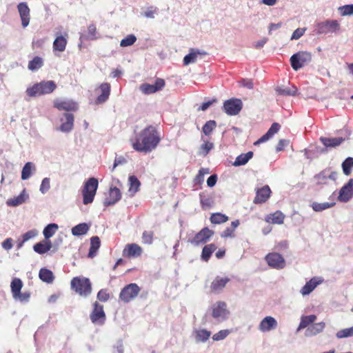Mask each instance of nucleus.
Instances as JSON below:
<instances>
[{"label":"nucleus","mask_w":353,"mask_h":353,"mask_svg":"<svg viewBox=\"0 0 353 353\" xmlns=\"http://www.w3.org/2000/svg\"><path fill=\"white\" fill-rule=\"evenodd\" d=\"M160 141L161 137L156 128L149 125L142 130L131 143L134 150L148 153L154 150Z\"/></svg>","instance_id":"f257e3e1"},{"label":"nucleus","mask_w":353,"mask_h":353,"mask_svg":"<svg viewBox=\"0 0 353 353\" xmlns=\"http://www.w3.org/2000/svg\"><path fill=\"white\" fill-rule=\"evenodd\" d=\"M57 87V84L54 81H42L28 88L26 92L30 97H37L51 94L56 90Z\"/></svg>","instance_id":"f03ea898"},{"label":"nucleus","mask_w":353,"mask_h":353,"mask_svg":"<svg viewBox=\"0 0 353 353\" xmlns=\"http://www.w3.org/2000/svg\"><path fill=\"white\" fill-rule=\"evenodd\" d=\"M99 182L94 177H91L85 183L82 189L83 203L85 205L92 203Z\"/></svg>","instance_id":"7ed1b4c3"},{"label":"nucleus","mask_w":353,"mask_h":353,"mask_svg":"<svg viewBox=\"0 0 353 353\" xmlns=\"http://www.w3.org/2000/svg\"><path fill=\"white\" fill-rule=\"evenodd\" d=\"M71 288L81 296H87L91 293L90 280L85 277H74L70 283Z\"/></svg>","instance_id":"20e7f679"},{"label":"nucleus","mask_w":353,"mask_h":353,"mask_svg":"<svg viewBox=\"0 0 353 353\" xmlns=\"http://www.w3.org/2000/svg\"><path fill=\"white\" fill-rule=\"evenodd\" d=\"M23 282L20 279L14 278L12 280L10 288L12 297L21 302H28L30 298V292L28 291L21 292Z\"/></svg>","instance_id":"39448f33"},{"label":"nucleus","mask_w":353,"mask_h":353,"mask_svg":"<svg viewBox=\"0 0 353 353\" xmlns=\"http://www.w3.org/2000/svg\"><path fill=\"white\" fill-rule=\"evenodd\" d=\"M141 288L137 283H130L121 289L119 299L127 303L134 300L139 294Z\"/></svg>","instance_id":"423d86ee"},{"label":"nucleus","mask_w":353,"mask_h":353,"mask_svg":"<svg viewBox=\"0 0 353 353\" xmlns=\"http://www.w3.org/2000/svg\"><path fill=\"white\" fill-rule=\"evenodd\" d=\"M292 68L297 71L312 61V54L307 51H299L290 59Z\"/></svg>","instance_id":"0eeeda50"},{"label":"nucleus","mask_w":353,"mask_h":353,"mask_svg":"<svg viewBox=\"0 0 353 353\" xmlns=\"http://www.w3.org/2000/svg\"><path fill=\"white\" fill-rule=\"evenodd\" d=\"M341 30V24L337 20H325L316 24V33H336Z\"/></svg>","instance_id":"6e6552de"},{"label":"nucleus","mask_w":353,"mask_h":353,"mask_svg":"<svg viewBox=\"0 0 353 353\" xmlns=\"http://www.w3.org/2000/svg\"><path fill=\"white\" fill-rule=\"evenodd\" d=\"M214 233L213 230L205 227L197 232L192 239H189L188 241L191 244L198 246L207 243L214 235Z\"/></svg>","instance_id":"1a4fd4ad"},{"label":"nucleus","mask_w":353,"mask_h":353,"mask_svg":"<svg viewBox=\"0 0 353 353\" xmlns=\"http://www.w3.org/2000/svg\"><path fill=\"white\" fill-rule=\"evenodd\" d=\"M265 259L268 265L274 269L281 270L285 267L286 263L283 256L277 252H271L268 254Z\"/></svg>","instance_id":"9d476101"},{"label":"nucleus","mask_w":353,"mask_h":353,"mask_svg":"<svg viewBox=\"0 0 353 353\" xmlns=\"http://www.w3.org/2000/svg\"><path fill=\"white\" fill-rule=\"evenodd\" d=\"M93 306V310L90 315L92 323L95 325H103L106 319L103 306L98 302H95Z\"/></svg>","instance_id":"9b49d317"},{"label":"nucleus","mask_w":353,"mask_h":353,"mask_svg":"<svg viewBox=\"0 0 353 353\" xmlns=\"http://www.w3.org/2000/svg\"><path fill=\"white\" fill-rule=\"evenodd\" d=\"M242 101L239 99H230L223 103V110L228 115H236L242 109Z\"/></svg>","instance_id":"f8f14e48"},{"label":"nucleus","mask_w":353,"mask_h":353,"mask_svg":"<svg viewBox=\"0 0 353 353\" xmlns=\"http://www.w3.org/2000/svg\"><path fill=\"white\" fill-rule=\"evenodd\" d=\"M165 85V80L161 78L156 79L154 84L143 83L140 85V90L145 94H150L161 90Z\"/></svg>","instance_id":"ddd939ff"},{"label":"nucleus","mask_w":353,"mask_h":353,"mask_svg":"<svg viewBox=\"0 0 353 353\" xmlns=\"http://www.w3.org/2000/svg\"><path fill=\"white\" fill-rule=\"evenodd\" d=\"M143 248L137 243H128L123 250V256L127 258H137L142 255Z\"/></svg>","instance_id":"4468645a"},{"label":"nucleus","mask_w":353,"mask_h":353,"mask_svg":"<svg viewBox=\"0 0 353 353\" xmlns=\"http://www.w3.org/2000/svg\"><path fill=\"white\" fill-rule=\"evenodd\" d=\"M17 10L21 20L22 26L23 28L27 27L30 21V10L27 3H19L17 5Z\"/></svg>","instance_id":"2eb2a0df"},{"label":"nucleus","mask_w":353,"mask_h":353,"mask_svg":"<svg viewBox=\"0 0 353 353\" xmlns=\"http://www.w3.org/2000/svg\"><path fill=\"white\" fill-rule=\"evenodd\" d=\"M353 196V179L349 180L340 190L338 199L342 202H347Z\"/></svg>","instance_id":"dca6fc26"},{"label":"nucleus","mask_w":353,"mask_h":353,"mask_svg":"<svg viewBox=\"0 0 353 353\" xmlns=\"http://www.w3.org/2000/svg\"><path fill=\"white\" fill-rule=\"evenodd\" d=\"M271 190L268 185H264L261 188L256 190V196L254 203L256 204H261L268 200L270 196Z\"/></svg>","instance_id":"f3484780"},{"label":"nucleus","mask_w":353,"mask_h":353,"mask_svg":"<svg viewBox=\"0 0 353 353\" xmlns=\"http://www.w3.org/2000/svg\"><path fill=\"white\" fill-rule=\"evenodd\" d=\"M212 316L215 318H226L229 312L227 310V305L223 301H219L212 306Z\"/></svg>","instance_id":"a211bd4d"},{"label":"nucleus","mask_w":353,"mask_h":353,"mask_svg":"<svg viewBox=\"0 0 353 353\" xmlns=\"http://www.w3.org/2000/svg\"><path fill=\"white\" fill-rule=\"evenodd\" d=\"M54 107L58 109L59 110L75 111L78 108V105L76 102L72 100H57L54 101Z\"/></svg>","instance_id":"6ab92c4d"},{"label":"nucleus","mask_w":353,"mask_h":353,"mask_svg":"<svg viewBox=\"0 0 353 353\" xmlns=\"http://www.w3.org/2000/svg\"><path fill=\"white\" fill-rule=\"evenodd\" d=\"M276 327L277 321L274 317L270 316H265L259 325V330L263 332L270 331Z\"/></svg>","instance_id":"aec40b11"},{"label":"nucleus","mask_w":353,"mask_h":353,"mask_svg":"<svg viewBox=\"0 0 353 353\" xmlns=\"http://www.w3.org/2000/svg\"><path fill=\"white\" fill-rule=\"evenodd\" d=\"M121 198V193L119 188H110L108 196L105 199L104 204L106 206L112 205L118 202Z\"/></svg>","instance_id":"412c9836"},{"label":"nucleus","mask_w":353,"mask_h":353,"mask_svg":"<svg viewBox=\"0 0 353 353\" xmlns=\"http://www.w3.org/2000/svg\"><path fill=\"white\" fill-rule=\"evenodd\" d=\"M285 217V216L282 212L277 210L267 215L265 218V221L268 223L281 225L283 223Z\"/></svg>","instance_id":"4be33fe9"},{"label":"nucleus","mask_w":353,"mask_h":353,"mask_svg":"<svg viewBox=\"0 0 353 353\" xmlns=\"http://www.w3.org/2000/svg\"><path fill=\"white\" fill-rule=\"evenodd\" d=\"M281 125L278 123H273L271 127L269 128L268 132L263 135L259 139H258L254 145H257L268 141L270 137H272L274 134L277 133L280 130Z\"/></svg>","instance_id":"5701e85b"},{"label":"nucleus","mask_w":353,"mask_h":353,"mask_svg":"<svg viewBox=\"0 0 353 353\" xmlns=\"http://www.w3.org/2000/svg\"><path fill=\"white\" fill-rule=\"evenodd\" d=\"M321 283V281H318L317 278L313 277L305 285L301 288V293L303 296L308 295L310 294L316 286Z\"/></svg>","instance_id":"b1692460"},{"label":"nucleus","mask_w":353,"mask_h":353,"mask_svg":"<svg viewBox=\"0 0 353 353\" xmlns=\"http://www.w3.org/2000/svg\"><path fill=\"white\" fill-rule=\"evenodd\" d=\"M101 94L97 98V103H102L107 101L110 94V85L108 83H103L101 85Z\"/></svg>","instance_id":"393cba45"},{"label":"nucleus","mask_w":353,"mask_h":353,"mask_svg":"<svg viewBox=\"0 0 353 353\" xmlns=\"http://www.w3.org/2000/svg\"><path fill=\"white\" fill-rule=\"evenodd\" d=\"M216 248L217 247L214 243L205 245L202 249L201 255V259L205 262H208L210 260L212 253L216 251Z\"/></svg>","instance_id":"a878e982"},{"label":"nucleus","mask_w":353,"mask_h":353,"mask_svg":"<svg viewBox=\"0 0 353 353\" xmlns=\"http://www.w3.org/2000/svg\"><path fill=\"white\" fill-rule=\"evenodd\" d=\"M65 121L60 126V130L62 132H70L74 126V115L71 113H65Z\"/></svg>","instance_id":"bb28decb"},{"label":"nucleus","mask_w":353,"mask_h":353,"mask_svg":"<svg viewBox=\"0 0 353 353\" xmlns=\"http://www.w3.org/2000/svg\"><path fill=\"white\" fill-rule=\"evenodd\" d=\"M320 141L325 147L328 148V147H336V146L340 145L345 141V139L343 137H336V138L321 137Z\"/></svg>","instance_id":"cd10ccee"},{"label":"nucleus","mask_w":353,"mask_h":353,"mask_svg":"<svg viewBox=\"0 0 353 353\" xmlns=\"http://www.w3.org/2000/svg\"><path fill=\"white\" fill-rule=\"evenodd\" d=\"M230 279L227 277L223 278L217 276L211 283V290L217 292L225 288Z\"/></svg>","instance_id":"c85d7f7f"},{"label":"nucleus","mask_w":353,"mask_h":353,"mask_svg":"<svg viewBox=\"0 0 353 353\" xmlns=\"http://www.w3.org/2000/svg\"><path fill=\"white\" fill-rule=\"evenodd\" d=\"M68 41L67 39L62 36H57L53 42V50L63 52L65 50Z\"/></svg>","instance_id":"c756f323"},{"label":"nucleus","mask_w":353,"mask_h":353,"mask_svg":"<svg viewBox=\"0 0 353 353\" xmlns=\"http://www.w3.org/2000/svg\"><path fill=\"white\" fill-rule=\"evenodd\" d=\"M52 248V243L50 241H43L36 243L33 246L34 252L42 254L48 252Z\"/></svg>","instance_id":"7c9ffc66"},{"label":"nucleus","mask_w":353,"mask_h":353,"mask_svg":"<svg viewBox=\"0 0 353 353\" xmlns=\"http://www.w3.org/2000/svg\"><path fill=\"white\" fill-rule=\"evenodd\" d=\"M100 246L101 241L99 236H92L90 239V247L88 252V257L93 258L94 256H95Z\"/></svg>","instance_id":"2f4dec72"},{"label":"nucleus","mask_w":353,"mask_h":353,"mask_svg":"<svg viewBox=\"0 0 353 353\" xmlns=\"http://www.w3.org/2000/svg\"><path fill=\"white\" fill-rule=\"evenodd\" d=\"M206 54L205 52H200L199 50L192 48L190 49V53L183 58V64L187 65L191 63H194L198 54L205 55Z\"/></svg>","instance_id":"473e14b6"},{"label":"nucleus","mask_w":353,"mask_h":353,"mask_svg":"<svg viewBox=\"0 0 353 353\" xmlns=\"http://www.w3.org/2000/svg\"><path fill=\"white\" fill-rule=\"evenodd\" d=\"M325 324L323 322H320L318 323H312L310 326H309L305 332L306 336H314L320 332H321L325 328Z\"/></svg>","instance_id":"72a5a7b5"},{"label":"nucleus","mask_w":353,"mask_h":353,"mask_svg":"<svg viewBox=\"0 0 353 353\" xmlns=\"http://www.w3.org/2000/svg\"><path fill=\"white\" fill-rule=\"evenodd\" d=\"M39 277L41 281L47 283H52L54 280L53 272L45 268L39 270Z\"/></svg>","instance_id":"f704fd0d"},{"label":"nucleus","mask_w":353,"mask_h":353,"mask_svg":"<svg viewBox=\"0 0 353 353\" xmlns=\"http://www.w3.org/2000/svg\"><path fill=\"white\" fill-rule=\"evenodd\" d=\"M253 152L250 151L245 154H241L239 155L234 162L233 163V165L234 166H240L245 165L250 159H251L253 157Z\"/></svg>","instance_id":"c9c22d12"},{"label":"nucleus","mask_w":353,"mask_h":353,"mask_svg":"<svg viewBox=\"0 0 353 353\" xmlns=\"http://www.w3.org/2000/svg\"><path fill=\"white\" fill-rule=\"evenodd\" d=\"M316 316L314 314L303 316L301 319V322L298 327L297 331L308 327L310 324H312L316 321Z\"/></svg>","instance_id":"e433bc0d"},{"label":"nucleus","mask_w":353,"mask_h":353,"mask_svg":"<svg viewBox=\"0 0 353 353\" xmlns=\"http://www.w3.org/2000/svg\"><path fill=\"white\" fill-rule=\"evenodd\" d=\"M89 228L85 223H79L72 228V234L74 236L84 235L89 230Z\"/></svg>","instance_id":"4c0bfd02"},{"label":"nucleus","mask_w":353,"mask_h":353,"mask_svg":"<svg viewBox=\"0 0 353 353\" xmlns=\"http://www.w3.org/2000/svg\"><path fill=\"white\" fill-rule=\"evenodd\" d=\"M210 219L212 223L221 224L227 222L228 221V216L223 214L216 212L212 214Z\"/></svg>","instance_id":"58836bf2"},{"label":"nucleus","mask_w":353,"mask_h":353,"mask_svg":"<svg viewBox=\"0 0 353 353\" xmlns=\"http://www.w3.org/2000/svg\"><path fill=\"white\" fill-rule=\"evenodd\" d=\"M43 65V59L39 57H34L32 60L28 63V68L32 71L37 70L41 68Z\"/></svg>","instance_id":"ea45409f"},{"label":"nucleus","mask_w":353,"mask_h":353,"mask_svg":"<svg viewBox=\"0 0 353 353\" xmlns=\"http://www.w3.org/2000/svg\"><path fill=\"white\" fill-rule=\"evenodd\" d=\"M195 334V339L197 342H205L210 338L211 332L202 329L196 330Z\"/></svg>","instance_id":"a19ab883"},{"label":"nucleus","mask_w":353,"mask_h":353,"mask_svg":"<svg viewBox=\"0 0 353 353\" xmlns=\"http://www.w3.org/2000/svg\"><path fill=\"white\" fill-rule=\"evenodd\" d=\"M353 168V158L347 157L342 163V169L344 174L349 176L351 174L352 170Z\"/></svg>","instance_id":"79ce46f5"},{"label":"nucleus","mask_w":353,"mask_h":353,"mask_svg":"<svg viewBox=\"0 0 353 353\" xmlns=\"http://www.w3.org/2000/svg\"><path fill=\"white\" fill-rule=\"evenodd\" d=\"M58 229V225L56 223L48 224L43 230V233L46 239L52 237Z\"/></svg>","instance_id":"37998d69"},{"label":"nucleus","mask_w":353,"mask_h":353,"mask_svg":"<svg viewBox=\"0 0 353 353\" xmlns=\"http://www.w3.org/2000/svg\"><path fill=\"white\" fill-rule=\"evenodd\" d=\"M335 205L334 202L329 203V202H325V203H317L314 202L312 204V208L313 210L315 212H321L324 210L328 209L330 208L333 207Z\"/></svg>","instance_id":"c03bdc74"},{"label":"nucleus","mask_w":353,"mask_h":353,"mask_svg":"<svg viewBox=\"0 0 353 353\" xmlns=\"http://www.w3.org/2000/svg\"><path fill=\"white\" fill-rule=\"evenodd\" d=\"M34 169V165L32 162H28L25 164L21 172V179H28L32 174V170Z\"/></svg>","instance_id":"a18cd8bd"},{"label":"nucleus","mask_w":353,"mask_h":353,"mask_svg":"<svg viewBox=\"0 0 353 353\" xmlns=\"http://www.w3.org/2000/svg\"><path fill=\"white\" fill-rule=\"evenodd\" d=\"M216 127V122L214 120H210L207 121L204 125L203 126L202 131L206 136H209L211 134L212 131Z\"/></svg>","instance_id":"49530a36"},{"label":"nucleus","mask_w":353,"mask_h":353,"mask_svg":"<svg viewBox=\"0 0 353 353\" xmlns=\"http://www.w3.org/2000/svg\"><path fill=\"white\" fill-rule=\"evenodd\" d=\"M200 203L202 209L207 210L212 207L213 200L210 196L200 194Z\"/></svg>","instance_id":"de8ad7c7"},{"label":"nucleus","mask_w":353,"mask_h":353,"mask_svg":"<svg viewBox=\"0 0 353 353\" xmlns=\"http://www.w3.org/2000/svg\"><path fill=\"white\" fill-rule=\"evenodd\" d=\"M129 183H130V191H133L134 192H137L141 185L140 181L135 176H130L129 177Z\"/></svg>","instance_id":"09e8293b"},{"label":"nucleus","mask_w":353,"mask_h":353,"mask_svg":"<svg viewBox=\"0 0 353 353\" xmlns=\"http://www.w3.org/2000/svg\"><path fill=\"white\" fill-rule=\"evenodd\" d=\"M276 91L278 94L283 96H294L296 94V89L291 90L288 88H277Z\"/></svg>","instance_id":"8fccbe9b"},{"label":"nucleus","mask_w":353,"mask_h":353,"mask_svg":"<svg viewBox=\"0 0 353 353\" xmlns=\"http://www.w3.org/2000/svg\"><path fill=\"white\" fill-rule=\"evenodd\" d=\"M137 41V37L134 34H129L121 41V47H127L133 45Z\"/></svg>","instance_id":"3c124183"},{"label":"nucleus","mask_w":353,"mask_h":353,"mask_svg":"<svg viewBox=\"0 0 353 353\" xmlns=\"http://www.w3.org/2000/svg\"><path fill=\"white\" fill-rule=\"evenodd\" d=\"M338 339H343L353 336V327L341 330L336 334Z\"/></svg>","instance_id":"603ef678"},{"label":"nucleus","mask_w":353,"mask_h":353,"mask_svg":"<svg viewBox=\"0 0 353 353\" xmlns=\"http://www.w3.org/2000/svg\"><path fill=\"white\" fill-rule=\"evenodd\" d=\"M24 201V196L22 194H21L17 197L8 200L7 204L9 206H17L22 204Z\"/></svg>","instance_id":"864d4df0"},{"label":"nucleus","mask_w":353,"mask_h":353,"mask_svg":"<svg viewBox=\"0 0 353 353\" xmlns=\"http://www.w3.org/2000/svg\"><path fill=\"white\" fill-rule=\"evenodd\" d=\"M154 232L152 231H144L142 234V241L145 244L150 245L153 242Z\"/></svg>","instance_id":"5fc2aeb1"},{"label":"nucleus","mask_w":353,"mask_h":353,"mask_svg":"<svg viewBox=\"0 0 353 353\" xmlns=\"http://www.w3.org/2000/svg\"><path fill=\"white\" fill-rule=\"evenodd\" d=\"M341 16L353 14V4L345 5L339 8Z\"/></svg>","instance_id":"6e6d98bb"},{"label":"nucleus","mask_w":353,"mask_h":353,"mask_svg":"<svg viewBox=\"0 0 353 353\" xmlns=\"http://www.w3.org/2000/svg\"><path fill=\"white\" fill-rule=\"evenodd\" d=\"M229 334L230 331L228 330H222L214 334L212 336V339L216 341H221L226 338Z\"/></svg>","instance_id":"4d7b16f0"},{"label":"nucleus","mask_w":353,"mask_h":353,"mask_svg":"<svg viewBox=\"0 0 353 353\" xmlns=\"http://www.w3.org/2000/svg\"><path fill=\"white\" fill-rule=\"evenodd\" d=\"M50 188V179L49 178H44L41 182V186H40V191L42 193H46L48 191V190Z\"/></svg>","instance_id":"13d9d810"},{"label":"nucleus","mask_w":353,"mask_h":353,"mask_svg":"<svg viewBox=\"0 0 353 353\" xmlns=\"http://www.w3.org/2000/svg\"><path fill=\"white\" fill-rule=\"evenodd\" d=\"M97 27L94 24H90L88 27V34L89 35V39H96V34H97Z\"/></svg>","instance_id":"bf43d9fd"},{"label":"nucleus","mask_w":353,"mask_h":353,"mask_svg":"<svg viewBox=\"0 0 353 353\" xmlns=\"http://www.w3.org/2000/svg\"><path fill=\"white\" fill-rule=\"evenodd\" d=\"M110 298L109 294L105 290H101L97 294V299L101 301H107Z\"/></svg>","instance_id":"052dcab7"},{"label":"nucleus","mask_w":353,"mask_h":353,"mask_svg":"<svg viewBox=\"0 0 353 353\" xmlns=\"http://www.w3.org/2000/svg\"><path fill=\"white\" fill-rule=\"evenodd\" d=\"M305 28H297L295 30L291 37V39H299L305 33Z\"/></svg>","instance_id":"680f3d73"},{"label":"nucleus","mask_w":353,"mask_h":353,"mask_svg":"<svg viewBox=\"0 0 353 353\" xmlns=\"http://www.w3.org/2000/svg\"><path fill=\"white\" fill-rule=\"evenodd\" d=\"M157 12V8L156 7L151 6L144 12V16L147 18H154Z\"/></svg>","instance_id":"e2e57ef3"},{"label":"nucleus","mask_w":353,"mask_h":353,"mask_svg":"<svg viewBox=\"0 0 353 353\" xmlns=\"http://www.w3.org/2000/svg\"><path fill=\"white\" fill-rule=\"evenodd\" d=\"M221 236L223 238L234 237V230L233 228L228 227L221 233Z\"/></svg>","instance_id":"0e129e2a"},{"label":"nucleus","mask_w":353,"mask_h":353,"mask_svg":"<svg viewBox=\"0 0 353 353\" xmlns=\"http://www.w3.org/2000/svg\"><path fill=\"white\" fill-rule=\"evenodd\" d=\"M205 174H208V170H205V169L201 168L199 170V173L196 176L195 181H198L199 183H202L203 181V176Z\"/></svg>","instance_id":"69168bd1"},{"label":"nucleus","mask_w":353,"mask_h":353,"mask_svg":"<svg viewBox=\"0 0 353 353\" xmlns=\"http://www.w3.org/2000/svg\"><path fill=\"white\" fill-rule=\"evenodd\" d=\"M213 148V143L210 142H205L201 145V150L204 151V154H208L210 150Z\"/></svg>","instance_id":"338daca9"},{"label":"nucleus","mask_w":353,"mask_h":353,"mask_svg":"<svg viewBox=\"0 0 353 353\" xmlns=\"http://www.w3.org/2000/svg\"><path fill=\"white\" fill-rule=\"evenodd\" d=\"M2 247L6 250H10L12 248V239L11 238L6 239L2 243Z\"/></svg>","instance_id":"774afa93"}]
</instances>
